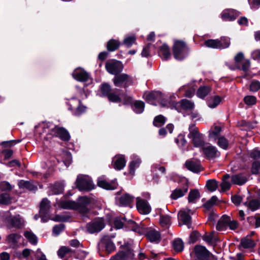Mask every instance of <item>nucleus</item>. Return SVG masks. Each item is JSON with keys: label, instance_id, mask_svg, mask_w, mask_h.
I'll use <instances>...</instances> for the list:
<instances>
[{"label": "nucleus", "instance_id": "23", "mask_svg": "<svg viewBox=\"0 0 260 260\" xmlns=\"http://www.w3.org/2000/svg\"><path fill=\"white\" fill-rule=\"evenodd\" d=\"M186 168L194 173H198L201 171L202 168L198 161L187 160L185 162Z\"/></svg>", "mask_w": 260, "mask_h": 260}, {"label": "nucleus", "instance_id": "63", "mask_svg": "<svg viewBox=\"0 0 260 260\" xmlns=\"http://www.w3.org/2000/svg\"><path fill=\"white\" fill-rule=\"evenodd\" d=\"M175 141L179 147H183L186 143L184 137L182 135H179L176 139Z\"/></svg>", "mask_w": 260, "mask_h": 260}, {"label": "nucleus", "instance_id": "45", "mask_svg": "<svg viewBox=\"0 0 260 260\" xmlns=\"http://www.w3.org/2000/svg\"><path fill=\"white\" fill-rule=\"evenodd\" d=\"M218 186L217 181L214 179L209 180L207 181L206 186L208 189L211 192L215 191Z\"/></svg>", "mask_w": 260, "mask_h": 260}, {"label": "nucleus", "instance_id": "22", "mask_svg": "<svg viewBox=\"0 0 260 260\" xmlns=\"http://www.w3.org/2000/svg\"><path fill=\"white\" fill-rule=\"evenodd\" d=\"M55 206L66 209H76L78 207L76 202L69 200L60 201Z\"/></svg>", "mask_w": 260, "mask_h": 260}, {"label": "nucleus", "instance_id": "21", "mask_svg": "<svg viewBox=\"0 0 260 260\" xmlns=\"http://www.w3.org/2000/svg\"><path fill=\"white\" fill-rule=\"evenodd\" d=\"M72 75L75 79L81 82L86 81L89 78L88 74L81 70H76Z\"/></svg>", "mask_w": 260, "mask_h": 260}, {"label": "nucleus", "instance_id": "13", "mask_svg": "<svg viewBox=\"0 0 260 260\" xmlns=\"http://www.w3.org/2000/svg\"><path fill=\"white\" fill-rule=\"evenodd\" d=\"M134 253L131 249L122 250L112 256L110 260H134Z\"/></svg>", "mask_w": 260, "mask_h": 260}, {"label": "nucleus", "instance_id": "24", "mask_svg": "<svg viewBox=\"0 0 260 260\" xmlns=\"http://www.w3.org/2000/svg\"><path fill=\"white\" fill-rule=\"evenodd\" d=\"M114 167L117 170H121L125 166L126 161L123 155H118L113 159Z\"/></svg>", "mask_w": 260, "mask_h": 260}, {"label": "nucleus", "instance_id": "59", "mask_svg": "<svg viewBox=\"0 0 260 260\" xmlns=\"http://www.w3.org/2000/svg\"><path fill=\"white\" fill-rule=\"evenodd\" d=\"M136 41V38L135 36H129L126 37L124 41H123V44L126 45L127 47H131L133 44L135 43Z\"/></svg>", "mask_w": 260, "mask_h": 260}, {"label": "nucleus", "instance_id": "33", "mask_svg": "<svg viewBox=\"0 0 260 260\" xmlns=\"http://www.w3.org/2000/svg\"><path fill=\"white\" fill-rule=\"evenodd\" d=\"M211 88L209 86H201L197 90V95L199 98L203 99L209 94Z\"/></svg>", "mask_w": 260, "mask_h": 260}, {"label": "nucleus", "instance_id": "25", "mask_svg": "<svg viewBox=\"0 0 260 260\" xmlns=\"http://www.w3.org/2000/svg\"><path fill=\"white\" fill-rule=\"evenodd\" d=\"M229 221V216L223 215L218 221L216 225V229L220 231L225 230L228 227V222Z\"/></svg>", "mask_w": 260, "mask_h": 260}, {"label": "nucleus", "instance_id": "51", "mask_svg": "<svg viewBox=\"0 0 260 260\" xmlns=\"http://www.w3.org/2000/svg\"><path fill=\"white\" fill-rule=\"evenodd\" d=\"M159 222L162 226L169 225L171 223V217L168 215H161L160 216Z\"/></svg>", "mask_w": 260, "mask_h": 260}, {"label": "nucleus", "instance_id": "44", "mask_svg": "<svg viewBox=\"0 0 260 260\" xmlns=\"http://www.w3.org/2000/svg\"><path fill=\"white\" fill-rule=\"evenodd\" d=\"M245 205H246L252 211H255L259 208L260 203L258 200L254 199L251 200L248 203L245 202Z\"/></svg>", "mask_w": 260, "mask_h": 260}, {"label": "nucleus", "instance_id": "52", "mask_svg": "<svg viewBox=\"0 0 260 260\" xmlns=\"http://www.w3.org/2000/svg\"><path fill=\"white\" fill-rule=\"evenodd\" d=\"M101 90L104 96L108 97L109 95L110 94V91L111 89L110 85L107 83H104L101 85Z\"/></svg>", "mask_w": 260, "mask_h": 260}, {"label": "nucleus", "instance_id": "53", "mask_svg": "<svg viewBox=\"0 0 260 260\" xmlns=\"http://www.w3.org/2000/svg\"><path fill=\"white\" fill-rule=\"evenodd\" d=\"M52 194H57L61 193L63 191V186L59 183L55 184L52 188Z\"/></svg>", "mask_w": 260, "mask_h": 260}, {"label": "nucleus", "instance_id": "29", "mask_svg": "<svg viewBox=\"0 0 260 260\" xmlns=\"http://www.w3.org/2000/svg\"><path fill=\"white\" fill-rule=\"evenodd\" d=\"M148 239L151 242H158L160 240V236L159 233L154 230H150L146 234Z\"/></svg>", "mask_w": 260, "mask_h": 260}, {"label": "nucleus", "instance_id": "9", "mask_svg": "<svg viewBox=\"0 0 260 260\" xmlns=\"http://www.w3.org/2000/svg\"><path fill=\"white\" fill-rule=\"evenodd\" d=\"M114 85L118 87H126L132 84V78L126 74L116 75L113 80Z\"/></svg>", "mask_w": 260, "mask_h": 260}, {"label": "nucleus", "instance_id": "6", "mask_svg": "<svg viewBox=\"0 0 260 260\" xmlns=\"http://www.w3.org/2000/svg\"><path fill=\"white\" fill-rule=\"evenodd\" d=\"M144 98L146 102L151 105H157L156 102L159 103L161 106L164 107L166 104L162 101V94L158 91H153L149 93H145Z\"/></svg>", "mask_w": 260, "mask_h": 260}, {"label": "nucleus", "instance_id": "5", "mask_svg": "<svg viewBox=\"0 0 260 260\" xmlns=\"http://www.w3.org/2000/svg\"><path fill=\"white\" fill-rule=\"evenodd\" d=\"M76 184L80 190H91L94 187L91 179L86 175H80L78 176Z\"/></svg>", "mask_w": 260, "mask_h": 260}, {"label": "nucleus", "instance_id": "26", "mask_svg": "<svg viewBox=\"0 0 260 260\" xmlns=\"http://www.w3.org/2000/svg\"><path fill=\"white\" fill-rule=\"evenodd\" d=\"M238 15V14L235 10H227L222 12L221 17L224 20L232 21L235 20Z\"/></svg>", "mask_w": 260, "mask_h": 260}, {"label": "nucleus", "instance_id": "38", "mask_svg": "<svg viewBox=\"0 0 260 260\" xmlns=\"http://www.w3.org/2000/svg\"><path fill=\"white\" fill-rule=\"evenodd\" d=\"M24 236L32 244L36 245L37 243V237L32 232L25 231Z\"/></svg>", "mask_w": 260, "mask_h": 260}, {"label": "nucleus", "instance_id": "18", "mask_svg": "<svg viewBox=\"0 0 260 260\" xmlns=\"http://www.w3.org/2000/svg\"><path fill=\"white\" fill-rule=\"evenodd\" d=\"M134 200V197L125 193L116 198V204L120 206H131Z\"/></svg>", "mask_w": 260, "mask_h": 260}, {"label": "nucleus", "instance_id": "32", "mask_svg": "<svg viewBox=\"0 0 260 260\" xmlns=\"http://www.w3.org/2000/svg\"><path fill=\"white\" fill-rule=\"evenodd\" d=\"M240 245L243 248L250 249L255 246V243L253 240L246 237L241 239Z\"/></svg>", "mask_w": 260, "mask_h": 260}, {"label": "nucleus", "instance_id": "1", "mask_svg": "<svg viewBox=\"0 0 260 260\" xmlns=\"http://www.w3.org/2000/svg\"><path fill=\"white\" fill-rule=\"evenodd\" d=\"M41 126L44 129L43 133L47 135L59 137L63 141H68L70 138L69 133L64 128L57 126L52 123L44 122Z\"/></svg>", "mask_w": 260, "mask_h": 260}, {"label": "nucleus", "instance_id": "10", "mask_svg": "<svg viewBox=\"0 0 260 260\" xmlns=\"http://www.w3.org/2000/svg\"><path fill=\"white\" fill-rule=\"evenodd\" d=\"M136 207L141 214H148L151 210V206L147 201L140 197L136 198Z\"/></svg>", "mask_w": 260, "mask_h": 260}, {"label": "nucleus", "instance_id": "3", "mask_svg": "<svg viewBox=\"0 0 260 260\" xmlns=\"http://www.w3.org/2000/svg\"><path fill=\"white\" fill-rule=\"evenodd\" d=\"M197 260H217L205 246L196 245L192 252Z\"/></svg>", "mask_w": 260, "mask_h": 260}, {"label": "nucleus", "instance_id": "50", "mask_svg": "<svg viewBox=\"0 0 260 260\" xmlns=\"http://www.w3.org/2000/svg\"><path fill=\"white\" fill-rule=\"evenodd\" d=\"M173 246L176 251H181L183 249L184 245L181 239H176L173 241Z\"/></svg>", "mask_w": 260, "mask_h": 260}, {"label": "nucleus", "instance_id": "15", "mask_svg": "<svg viewBox=\"0 0 260 260\" xmlns=\"http://www.w3.org/2000/svg\"><path fill=\"white\" fill-rule=\"evenodd\" d=\"M202 149L206 156L209 159L214 158L220 155L216 148L208 144H206Z\"/></svg>", "mask_w": 260, "mask_h": 260}, {"label": "nucleus", "instance_id": "20", "mask_svg": "<svg viewBox=\"0 0 260 260\" xmlns=\"http://www.w3.org/2000/svg\"><path fill=\"white\" fill-rule=\"evenodd\" d=\"M196 87L193 83H190L182 86L179 88V91H184L185 96L191 98L195 93Z\"/></svg>", "mask_w": 260, "mask_h": 260}, {"label": "nucleus", "instance_id": "55", "mask_svg": "<svg viewBox=\"0 0 260 260\" xmlns=\"http://www.w3.org/2000/svg\"><path fill=\"white\" fill-rule=\"evenodd\" d=\"M217 143L219 146L223 149H226L228 147V141L223 137L219 138Z\"/></svg>", "mask_w": 260, "mask_h": 260}, {"label": "nucleus", "instance_id": "4", "mask_svg": "<svg viewBox=\"0 0 260 260\" xmlns=\"http://www.w3.org/2000/svg\"><path fill=\"white\" fill-rule=\"evenodd\" d=\"M189 50L184 42L176 41L173 46V55L175 59L182 60L188 55Z\"/></svg>", "mask_w": 260, "mask_h": 260}, {"label": "nucleus", "instance_id": "41", "mask_svg": "<svg viewBox=\"0 0 260 260\" xmlns=\"http://www.w3.org/2000/svg\"><path fill=\"white\" fill-rule=\"evenodd\" d=\"M19 186L20 187L25 188L31 191L35 190L37 189V186L29 181L21 180L19 182Z\"/></svg>", "mask_w": 260, "mask_h": 260}, {"label": "nucleus", "instance_id": "46", "mask_svg": "<svg viewBox=\"0 0 260 260\" xmlns=\"http://www.w3.org/2000/svg\"><path fill=\"white\" fill-rule=\"evenodd\" d=\"M229 178L230 176L229 175H226L223 177L222 182L220 185L221 187V192H224L230 188L231 184L226 180Z\"/></svg>", "mask_w": 260, "mask_h": 260}, {"label": "nucleus", "instance_id": "27", "mask_svg": "<svg viewBox=\"0 0 260 260\" xmlns=\"http://www.w3.org/2000/svg\"><path fill=\"white\" fill-rule=\"evenodd\" d=\"M73 253L74 251L69 247L62 246L58 250L57 254L60 258H63L64 257H70L72 256Z\"/></svg>", "mask_w": 260, "mask_h": 260}, {"label": "nucleus", "instance_id": "34", "mask_svg": "<svg viewBox=\"0 0 260 260\" xmlns=\"http://www.w3.org/2000/svg\"><path fill=\"white\" fill-rule=\"evenodd\" d=\"M159 55L165 59H168L171 56L169 48L165 44L162 45L159 51Z\"/></svg>", "mask_w": 260, "mask_h": 260}, {"label": "nucleus", "instance_id": "39", "mask_svg": "<svg viewBox=\"0 0 260 260\" xmlns=\"http://www.w3.org/2000/svg\"><path fill=\"white\" fill-rule=\"evenodd\" d=\"M246 179L241 175H235L232 177V182L234 184L242 185L245 183Z\"/></svg>", "mask_w": 260, "mask_h": 260}, {"label": "nucleus", "instance_id": "56", "mask_svg": "<svg viewBox=\"0 0 260 260\" xmlns=\"http://www.w3.org/2000/svg\"><path fill=\"white\" fill-rule=\"evenodd\" d=\"M244 100L245 104L248 105H253L256 103V98L252 95L246 96Z\"/></svg>", "mask_w": 260, "mask_h": 260}, {"label": "nucleus", "instance_id": "60", "mask_svg": "<svg viewBox=\"0 0 260 260\" xmlns=\"http://www.w3.org/2000/svg\"><path fill=\"white\" fill-rule=\"evenodd\" d=\"M68 217L63 215H56L51 217V220L56 222H64L68 220Z\"/></svg>", "mask_w": 260, "mask_h": 260}, {"label": "nucleus", "instance_id": "57", "mask_svg": "<svg viewBox=\"0 0 260 260\" xmlns=\"http://www.w3.org/2000/svg\"><path fill=\"white\" fill-rule=\"evenodd\" d=\"M251 172L253 174H260V161H256L252 164Z\"/></svg>", "mask_w": 260, "mask_h": 260}, {"label": "nucleus", "instance_id": "37", "mask_svg": "<svg viewBox=\"0 0 260 260\" xmlns=\"http://www.w3.org/2000/svg\"><path fill=\"white\" fill-rule=\"evenodd\" d=\"M221 101V99L220 96L218 95L214 96L208 101V105L211 108H215L220 104Z\"/></svg>", "mask_w": 260, "mask_h": 260}, {"label": "nucleus", "instance_id": "43", "mask_svg": "<svg viewBox=\"0 0 260 260\" xmlns=\"http://www.w3.org/2000/svg\"><path fill=\"white\" fill-rule=\"evenodd\" d=\"M72 101L76 102L78 104L77 108H76L75 111L74 112V114L75 115L79 116L85 111L86 107L81 104V102L80 100L73 99Z\"/></svg>", "mask_w": 260, "mask_h": 260}, {"label": "nucleus", "instance_id": "14", "mask_svg": "<svg viewBox=\"0 0 260 260\" xmlns=\"http://www.w3.org/2000/svg\"><path fill=\"white\" fill-rule=\"evenodd\" d=\"M98 185L105 189L113 190L117 188L118 184L115 180L109 182L105 176H102L98 179Z\"/></svg>", "mask_w": 260, "mask_h": 260}, {"label": "nucleus", "instance_id": "17", "mask_svg": "<svg viewBox=\"0 0 260 260\" xmlns=\"http://www.w3.org/2000/svg\"><path fill=\"white\" fill-rule=\"evenodd\" d=\"M188 189V183L187 181L185 180L181 187H178L172 191L171 194V199L173 200H177L178 198L184 196L187 192Z\"/></svg>", "mask_w": 260, "mask_h": 260}, {"label": "nucleus", "instance_id": "35", "mask_svg": "<svg viewBox=\"0 0 260 260\" xmlns=\"http://www.w3.org/2000/svg\"><path fill=\"white\" fill-rule=\"evenodd\" d=\"M200 197V193L197 189L191 190L188 194V200L189 203H194Z\"/></svg>", "mask_w": 260, "mask_h": 260}, {"label": "nucleus", "instance_id": "62", "mask_svg": "<svg viewBox=\"0 0 260 260\" xmlns=\"http://www.w3.org/2000/svg\"><path fill=\"white\" fill-rule=\"evenodd\" d=\"M260 89V82L258 81L253 80L250 84V90L255 92Z\"/></svg>", "mask_w": 260, "mask_h": 260}, {"label": "nucleus", "instance_id": "48", "mask_svg": "<svg viewBox=\"0 0 260 260\" xmlns=\"http://www.w3.org/2000/svg\"><path fill=\"white\" fill-rule=\"evenodd\" d=\"M166 122V118L161 115L155 117L153 121V124L155 126L159 127L164 125Z\"/></svg>", "mask_w": 260, "mask_h": 260}, {"label": "nucleus", "instance_id": "8", "mask_svg": "<svg viewBox=\"0 0 260 260\" xmlns=\"http://www.w3.org/2000/svg\"><path fill=\"white\" fill-rule=\"evenodd\" d=\"M222 40L225 42V45H221V41L219 39L213 40L210 39L206 41L204 43L205 45L209 48L214 49H223L228 48L230 45V38H223Z\"/></svg>", "mask_w": 260, "mask_h": 260}, {"label": "nucleus", "instance_id": "28", "mask_svg": "<svg viewBox=\"0 0 260 260\" xmlns=\"http://www.w3.org/2000/svg\"><path fill=\"white\" fill-rule=\"evenodd\" d=\"M50 208V201L46 198L43 199L40 204V213L41 216H45L47 214Z\"/></svg>", "mask_w": 260, "mask_h": 260}, {"label": "nucleus", "instance_id": "64", "mask_svg": "<svg viewBox=\"0 0 260 260\" xmlns=\"http://www.w3.org/2000/svg\"><path fill=\"white\" fill-rule=\"evenodd\" d=\"M249 156L250 157L256 159L260 158V150L257 149H254L251 150L249 153Z\"/></svg>", "mask_w": 260, "mask_h": 260}, {"label": "nucleus", "instance_id": "47", "mask_svg": "<svg viewBox=\"0 0 260 260\" xmlns=\"http://www.w3.org/2000/svg\"><path fill=\"white\" fill-rule=\"evenodd\" d=\"M120 43L116 40H111L107 44V49L109 51H113L119 47Z\"/></svg>", "mask_w": 260, "mask_h": 260}, {"label": "nucleus", "instance_id": "12", "mask_svg": "<svg viewBox=\"0 0 260 260\" xmlns=\"http://www.w3.org/2000/svg\"><path fill=\"white\" fill-rule=\"evenodd\" d=\"M91 203L90 199L86 197H81L78 198L77 203L79 211L83 214H86L89 212V206Z\"/></svg>", "mask_w": 260, "mask_h": 260}, {"label": "nucleus", "instance_id": "36", "mask_svg": "<svg viewBox=\"0 0 260 260\" xmlns=\"http://www.w3.org/2000/svg\"><path fill=\"white\" fill-rule=\"evenodd\" d=\"M203 239L210 245L214 244L217 240L214 232H212L209 235H204Z\"/></svg>", "mask_w": 260, "mask_h": 260}, {"label": "nucleus", "instance_id": "31", "mask_svg": "<svg viewBox=\"0 0 260 260\" xmlns=\"http://www.w3.org/2000/svg\"><path fill=\"white\" fill-rule=\"evenodd\" d=\"M15 201V199L7 193H3L0 194V204L8 205Z\"/></svg>", "mask_w": 260, "mask_h": 260}, {"label": "nucleus", "instance_id": "40", "mask_svg": "<svg viewBox=\"0 0 260 260\" xmlns=\"http://www.w3.org/2000/svg\"><path fill=\"white\" fill-rule=\"evenodd\" d=\"M144 107L145 104L142 101H137L134 103V110L136 113H142L144 111Z\"/></svg>", "mask_w": 260, "mask_h": 260}, {"label": "nucleus", "instance_id": "7", "mask_svg": "<svg viewBox=\"0 0 260 260\" xmlns=\"http://www.w3.org/2000/svg\"><path fill=\"white\" fill-rule=\"evenodd\" d=\"M104 220L102 218H95L86 225V229L88 233L94 234L100 232L105 227Z\"/></svg>", "mask_w": 260, "mask_h": 260}, {"label": "nucleus", "instance_id": "54", "mask_svg": "<svg viewBox=\"0 0 260 260\" xmlns=\"http://www.w3.org/2000/svg\"><path fill=\"white\" fill-rule=\"evenodd\" d=\"M122 96L123 95L120 96L119 95L116 94L114 93H110L108 98L109 101L117 103L121 101Z\"/></svg>", "mask_w": 260, "mask_h": 260}, {"label": "nucleus", "instance_id": "16", "mask_svg": "<svg viewBox=\"0 0 260 260\" xmlns=\"http://www.w3.org/2000/svg\"><path fill=\"white\" fill-rule=\"evenodd\" d=\"M194 105L193 102L184 99L178 103H173L172 107L171 108H174L178 111L180 112V107L184 110H191L194 108Z\"/></svg>", "mask_w": 260, "mask_h": 260}, {"label": "nucleus", "instance_id": "61", "mask_svg": "<svg viewBox=\"0 0 260 260\" xmlns=\"http://www.w3.org/2000/svg\"><path fill=\"white\" fill-rule=\"evenodd\" d=\"M217 200V198L216 196H213L204 204V207L207 209H209L216 204Z\"/></svg>", "mask_w": 260, "mask_h": 260}, {"label": "nucleus", "instance_id": "49", "mask_svg": "<svg viewBox=\"0 0 260 260\" xmlns=\"http://www.w3.org/2000/svg\"><path fill=\"white\" fill-rule=\"evenodd\" d=\"M11 223L14 226L20 227L23 224V220L21 219L20 216L18 215L13 217L11 219Z\"/></svg>", "mask_w": 260, "mask_h": 260}, {"label": "nucleus", "instance_id": "11", "mask_svg": "<svg viewBox=\"0 0 260 260\" xmlns=\"http://www.w3.org/2000/svg\"><path fill=\"white\" fill-rule=\"evenodd\" d=\"M106 68L109 73L113 75H117L122 71L123 65L120 61L111 60L107 62Z\"/></svg>", "mask_w": 260, "mask_h": 260}, {"label": "nucleus", "instance_id": "19", "mask_svg": "<svg viewBox=\"0 0 260 260\" xmlns=\"http://www.w3.org/2000/svg\"><path fill=\"white\" fill-rule=\"evenodd\" d=\"M190 211V209L186 208L185 209L180 210L178 213V218L179 220H181L183 224L187 225L188 228H190L191 226V217L188 214Z\"/></svg>", "mask_w": 260, "mask_h": 260}, {"label": "nucleus", "instance_id": "58", "mask_svg": "<svg viewBox=\"0 0 260 260\" xmlns=\"http://www.w3.org/2000/svg\"><path fill=\"white\" fill-rule=\"evenodd\" d=\"M221 131V127L219 126L216 125L214 127V129L211 131L209 133L210 138L215 139Z\"/></svg>", "mask_w": 260, "mask_h": 260}, {"label": "nucleus", "instance_id": "2", "mask_svg": "<svg viewBox=\"0 0 260 260\" xmlns=\"http://www.w3.org/2000/svg\"><path fill=\"white\" fill-rule=\"evenodd\" d=\"M189 133L188 137L191 139L194 146L202 148L206 144L205 143L203 136L200 134L194 124H191L189 127Z\"/></svg>", "mask_w": 260, "mask_h": 260}, {"label": "nucleus", "instance_id": "30", "mask_svg": "<svg viewBox=\"0 0 260 260\" xmlns=\"http://www.w3.org/2000/svg\"><path fill=\"white\" fill-rule=\"evenodd\" d=\"M133 160L129 164V173L132 175H134L135 173V169L138 168L141 162V159L138 158L136 155H133Z\"/></svg>", "mask_w": 260, "mask_h": 260}, {"label": "nucleus", "instance_id": "42", "mask_svg": "<svg viewBox=\"0 0 260 260\" xmlns=\"http://www.w3.org/2000/svg\"><path fill=\"white\" fill-rule=\"evenodd\" d=\"M102 242L105 245L106 250L108 253H111L115 250V246L112 241L109 240H107L105 237L103 239Z\"/></svg>", "mask_w": 260, "mask_h": 260}]
</instances>
